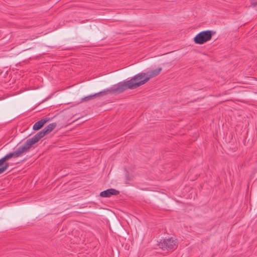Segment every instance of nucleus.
<instances>
[{"label": "nucleus", "instance_id": "obj_1", "mask_svg": "<svg viewBox=\"0 0 257 257\" xmlns=\"http://www.w3.org/2000/svg\"><path fill=\"white\" fill-rule=\"evenodd\" d=\"M149 81L147 77L146 73H140L132 78L131 79L123 82H119L114 85L116 94L122 93L126 89H134L144 84Z\"/></svg>", "mask_w": 257, "mask_h": 257}, {"label": "nucleus", "instance_id": "obj_2", "mask_svg": "<svg viewBox=\"0 0 257 257\" xmlns=\"http://www.w3.org/2000/svg\"><path fill=\"white\" fill-rule=\"evenodd\" d=\"M23 154L22 150L19 147L16 151L10 153L0 159V174L4 173L9 167V163L7 162L12 158H18Z\"/></svg>", "mask_w": 257, "mask_h": 257}, {"label": "nucleus", "instance_id": "obj_3", "mask_svg": "<svg viewBox=\"0 0 257 257\" xmlns=\"http://www.w3.org/2000/svg\"><path fill=\"white\" fill-rule=\"evenodd\" d=\"M47 134L43 130L37 133L33 137L28 139L26 142L21 146L19 147L23 153L27 152L32 145L36 144L42 138H43Z\"/></svg>", "mask_w": 257, "mask_h": 257}, {"label": "nucleus", "instance_id": "obj_4", "mask_svg": "<svg viewBox=\"0 0 257 257\" xmlns=\"http://www.w3.org/2000/svg\"><path fill=\"white\" fill-rule=\"evenodd\" d=\"M213 35V32L210 30L201 32L194 38V41L196 44H203L210 40Z\"/></svg>", "mask_w": 257, "mask_h": 257}, {"label": "nucleus", "instance_id": "obj_5", "mask_svg": "<svg viewBox=\"0 0 257 257\" xmlns=\"http://www.w3.org/2000/svg\"><path fill=\"white\" fill-rule=\"evenodd\" d=\"M108 94H116L113 85L109 88L105 89L94 94L90 95L89 96L84 97L82 99V100L89 101L91 99H93L95 97H100L103 95H107Z\"/></svg>", "mask_w": 257, "mask_h": 257}, {"label": "nucleus", "instance_id": "obj_6", "mask_svg": "<svg viewBox=\"0 0 257 257\" xmlns=\"http://www.w3.org/2000/svg\"><path fill=\"white\" fill-rule=\"evenodd\" d=\"M160 245L164 249L168 250H172L177 248V239H173L172 237L164 239L163 242L160 243Z\"/></svg>", "mask_w": 257, "mask_h": 257}, {"label": "nucleus", "instance_id": "obj_7", "mask_svg": "<svg viewBox=\"0 0 257 257\" xmlns=\"http://www.w3.org/2000/svg\"><path fill=\"white\" fill-rule=\"evenodd\" d=\"M119 193V192L118 190L111 188L100 192V196L101 197H110L111 195H117Z\"/></svg>", "mask_w": 257, "mask_h": 257}, {"label": "nucleus", "instance_id": "obj_8", "mask_svg": "<svg viewBox=\"0 0 257 257\" xmlns=\"http://www.w3.org/2000/svg\"><path fill=\"white\" fill-rule=\"evenodd\" d=\"M49 120V118H47V117L41 119V120L36 122L34 124L33 127V130L35 131H37V130H40Z\"/></svg>", "mask_w": 257, "mask_h": 257}, {"label": "nucleus", "instance_id": "obj_9", "mask_svg": "<svg viewBox=\"0 0 257 257\" xmlns=\"http://www.w3.org/2000/svg\"><path fill=\"white\" fill-rule=\"evenodd\" d=\"M162 70V68H158L155 70L149 71L146 73L147 77L149 78V80L153 77L158 75Z\"/></svg>", "mask_w": 257, "mask_h": 257}, {"label": "nucleus", "instance_id": "obj_10", "mask_svg": "<svg viewBox=\"0 0 257 257\" xmlns=\"http://www.w3.org/2000/svg\"><path fill=\"white\" fill-rule=\"evenodd\" d=\"M56 123H51L44 127L43 130L45 132L46 134L48 135L56 127Z\"/></svg>", "mask_w": 257, "mask_h": 257}, {"label": "nucleus", "instance_id": "obj_11", "mask_svg": "<svg viewBox=\"0 0 257 257\" xmlns=\"http://www.w3.org/2000/svg\"><path fill=\"white\" fill-rule=\"evenodd\" d=\"M251 6L255 7L257 6V0H250Z\"/></svg>", "mask_w": 257, "mask_h": 257}]
</instances>
